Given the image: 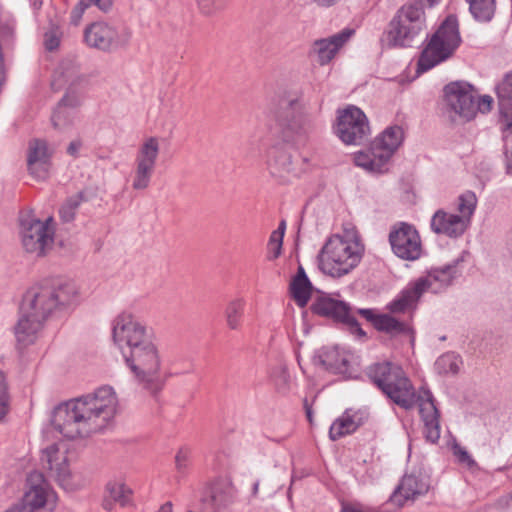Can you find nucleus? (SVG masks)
Instances as JSON below:
<instances>
[{"instance_id":"nucleus-60","label":"nucleus","mask_w":512,"mask_h":512,"mask_svg":"<svg viewBox=\"0 0 512 512\" xmlns=\"http://www.w3.org/2000/svg\"><path fill=\"white\" fill-rule=\"evenodd\" d=\"M258 490H259V482L257 481V482H255V483H254V485H253V490H252L253 495H257Z\"/></svg>"},{"instance_id":"nucleus-15","label":"nucleus","mask_w":512,"mask_h":512,"mask_svg":"<svg viewBox=\"0 0 512 512\" xmlns=\"http://www.w3.org/2000/svg\"><path fill=\"white\" fill-rule=\"evenodd\" d=\"M335 133L347 145L362 144L370 133L366 115L355 106L340 111Z\"/></svg>"},{"instance_id":"nucleus-61","label":"nucleus","mask_w":512,"mask_h":512,"mask_svg":"<svg viewBox=\"0 0 512 512\" xmlns=\"http://www.w3.org/2000/svg\"><path fill=\"white\" fill-rule=\"evenodd\" d=\"M3 512H20V511L14 505H12L11 507H9L8 509H6Z\"/></svg>"},{"instance_id":"nucleus-5","label":"nucleus","mask_w":512,"mask_h":512,"mask_svg":"<svg viewBox=\"0 0 512 512\" xmlns=\"http://www.w3.org/2000/svg\"><path fill=\"white\" fill-rule=\"evenodd\" d=\"M274 117L276 142L290 147L304 145L307 142L311 124L296 95L280 96Z\"/></svg>"},{"instance_id":"nucleus-40","label":"nucleus","mask_w":512,"mask_h":512,"mask_svg":"<svg viewBox=\"0 0 512 512\" xmlns=\"http://www.w3.org/2000/svg\"><path fill=\"white\" fill-rule=\"evenodd\" d=\"M10 409V397L5 374L0 371V422H3Z\"/></svg>"},{"instance_id":"nucleus-26","label":"nucleus","mask_w":512,"mask_h":512,"mask_svg":"<svg viewBox=\"0 0 512 512\" xmlns=\"http://www.w3.org/2000/svg\"><path fill=\"white\" fill-rule=\"evenodd\" d=\"M458 262L459 260H456L451 264L432 268L426 277L417 279L416 281H424L422 293L428 289H432L434 292H437L438 290L451 285L453 280L459 275L457 270Z\"/></svg>"},{"instance_id":"nucleus-63","label":"nucleus","mask_w":512,"mask_h":512,"mask_svg":"<svg viewBox=\"0 0 512 512\" xmlns=\"http://www.w3.org/2000/svg\"><path fill=\"white\" fill-rule=\"evenodd\" d=\"M188 512H192V511H188Z\"/></svg>"},{"instance_id":"nucleus-49","label":"nucleus","mask_w":512,"mask_h":512,"mask_svg":"<svg viewBox=\"0 0 512 512\" xmlns=\"http://www.w3.org/2000/svg\"><path fill=\"white\" fill-rule=\"evenodd\" d=\"M84 10H82V7H78L77 5L73 8L71 11L70 21L73 25L77 26L84 14Z\"/></svg>"},{"instance_id":"nucleus-20","label":"nucleus","mask_w":512,"mask_h":512,"mask_svg":"<svg viewBox=\"0 0 512 512\" xmlns=\"http://www.w3.org/2000/svg\"><path fill=\"white\" fill-rule=\"evenodd\" d=\"M430 489V478L420 471H412L405 474L393 494L389 503L395 504L397 508L404 506L408 500L414 501L425 495Z\"/></svg>"},{"instance_id":"nucleus-47","label":"nucleus","mask_w":512,"mask_h":512,"mask_svg":"<svg viewBox=\"0 0 512 512\" xmlns=\"http://www.w3.org/2000/svg\"><path fill=\"white\" fill-rule=\"evenodd\" d=\"M356 313L359 314L361 317H363L368 322H370L374 327H375V323H377V321L380 317V314H376L375 310L370 309V308L357 309Z\"/></svg>"},{"instance_id":"nucleus-62","label":"nucleus","mask_w":512,"mask_h":512,"mask_svg":"<svg viewBox=\"0 0 512 512\" xmlns=\"http://www.w3.org/2000/svg\"><path fill=\"white\" fill-rule=\"evenodd\" d=\"M56 85H57V80L55 79L52 81V87L56 89Z\"/></svg>"},{"instance_id":"nucleus-11","label":"nucleus","mask_w":512,"mask_h":512,"mask_svg":"<svg viewBox=\"0 0 512 512\" xmlns=\"http://www.w3.org/2000/svg\"><path fill=\"white\" fill-rule=\"evenodd\" d=\"M58 497L53 488L38 471L27 475L24 493L14 506L20 512H54Z\"/></svg>"},{"instance_id":"nucleus-54","label":"nucleus","mask_w":512,"mask_h":512,"mask_svg":"<svg viewBox=\"0 0 512 512\" xmlns=\"http://www.w3.org/2000/svg\"><path fill=\"white\" fill-rule=\"evenodd\" d=\"M285 230H286V222H285V220H282L279 223L278 228L276 230H274L272 233L284 238Z\"/></svg>"},{"instance_id":"nucleus-37","label":"nucleus","mask_w":512,"mask_h":512,"mask_svg":"<svg viewBox=\"0 0 512 512\" xmlns=\"http://www.w3.org/2000/svg\"><path fill=\"white\" fill-rule=\"evenodd\" d=\"M58 81H63L71 86H75L83 81L79 67L72 61H63L56 71Z\"/></svg>"},{"instance_id":"nucleus-58","label":"nucleus","mask_w":512,"mask_h":512,"mask_svg":"<svg viewBox=\"0 0 512 512\" xmlns=\"http://www.w3.org/2000/svg\"><path fill=\"white\" fill-rule=\"evenodd\" d=\"M157 512H173V508H172V503L171 502H166L164 503L158 510Z\"/></svg>"},{"instance_id":"nucleus-29","label":"nucleus","mask_w":512,"mask_h":512,"mask_svg":"<svg viewBox=\"0 0 512 512\" xmlns=\"http://www.w3.org/2000/svg\"><path fill=\"white\" fill-rule=\"evenodd\" d=\"M361 423V415L348 409L332 423L329 429V437L331 440L336 441L343 436L355 432Z\"/></svg>"},{"instance_id":"nucleus-45","label":"nucleus","mask_w":512,"mask_h":512,"mask_svg":"<svg viewBox=\"0 0 512 512\" xmlns=\"http://www.w3.org/2000/svg\"><path fill=\"white\" fill-rule=\"evenodd\" d=\"M202 13L210 15L220 10L224 5V0H196Z\"/></svg>"},{"instance_id":"nucleus-59","label":"nucleus","mask_w":512,"mask_h":512,"mask_svg":"<svg viewBox=\"0 0 512 512\" xmlns=\"http://www.w3.org/2000/svg\"><path fill=\"white\" fill-rule=\"evenodd\" d=\"M507 173L509 175H512V151H511V155L508 157V160H507Z\"/></svg>"},{"instance_id":"nucleus-36","label":"nucleus","mask_w":512,"mask_h":512,"mask_svg":"<svg viewBox=\"0 0 512 512\" xmlns=\"http://www.w3.org/2000/svg\"><path fill=\"white\" fill-rule=\"evenodd\" d=\"M245 301L243 299H234L230 301L225 308V319L227 326L232 330H237L241 326V319L244 314Z\"/></svg>"},{"instance_id":"nucleus-22","label":"nucleus","mask_w":512,"mask_h":512,"mask_svg":"<svg viewBox=\"0 0 512 512\" xmlns=\"http://www.w3.org/2000/svg\"><path fill=\"white\" fill-rule=\"evenodd\" d=\"M50 157L47 143L44 140L34 139L30 141L27 155L29 173L38 180L47 178L50 168Z\"/></svg>"},{"instance_id":"nucleus-42","label":"nucleus","mask_w":512,"mask_h":512,"mask_svg":"<svg viewBox=\"0 0 512 512\" xmlns=\"http://www.w3.org/2000/svg\"><path fill=\"white\" fill-rule=\"evenodd\" d=\"M189 464H190V451L187 448L179 449V451L177 452V454L175 456L176 470L179 473L184 474L187 471Z\"/></svg>"},{"instance_id":"nucleus-21","label":"nucleus","mask_w":512,"mask_h":512,"mask_svg":"<svg viewBox=\"0 0 512 512\" xmlns=\"http://www.w3.org/2000/svg\"><path fill=\"white\" fill-rule=\"evenodd\" d=\"M354 32L353 29L345 28L328 38L318 39L314 41L310 53L317 57V62L320 65H326L334 58L338 50L350 39Z\"/></svg>"},{"instance_id":"nucleus-19","label":"nucleus","mask_w":512,"mask_h":512,"mask_svg":"<svg viewBox=\"0 0 512 512\" xmlns=\"http://www.w3.org/2000/svg\"><path fill=\"white\" fill-rule=\"evenodd\" d=\"M444 98L451 112L465 121L474 118V89L467 82L456 81L444 87Z\"/></svg>"},{"instance_id":"nucleus-7","label":"nucleus","mask_w":512,"mask_h":512,"mask_svg":"<svg viewBox=\"0 0 512 512\" xmlns=\"http://www.w3.org/2000/svg\"><path fill=\"white\" fill-rule=\"evenodd\" d=\"M440 0H413L403 5L389 23V46L410 47L426 27L425 7H432Z\"/></svg>"},{"instance_id":"nucleus-2","label":"nucleus","mask_w":512,"mask_h":512,"mask_svg":"<svg viewBox=\"0 0 512 512\" xmlns=\"http://www.w3.org/2000/svg\"><path fill=\"white\" fill-rule=\"evenodd\" d=\"M78 300V289L71 281L49 279L29 288L23 296L20 318L15 326L17 348L33 344L52 312L76 305Z\"/></svg>"},{"instance_id":"nucleus-17","label":"nucleus","mask_w":512,"mask_h":512,"mask_svg":"<svg viewBox=\"0 0 512 512\" xmlns=\"http://www.w3.org/2000/svg\"><path fill=\"white\" fill-rule=\"evenodd\" d=\"M389 242L394 254L403 260L414 261L422 254L419 233L408 223L394 225L389 233Z\"/></svg>"},{"instance_id":"nucleus-27","label":"nucleus","mask_w":512,"mask_h":512,"mask_svg":"<svg viewBox=\"0 0 512 512\" xmlns=\"http://www.w3.org/2000/svg\"><path fill=\"white\" fill-rule=\"evenodd\" d=\"M504 129H512V71L507 73L495 88Z\"/></svg>"},{"instance_id":"nucleus-28","label":"nucleus","mask_w":512,"mask_h":512,"mask_svg":"<svg viewBox=\"0 0 512 512\" xmlns=\"http://www.w3.org/2000/svg\"><path fill=\"white\" fill-rule=\"evenodd\" d=\"M424 281H415L408 285L392 302L387 306L390 313L399 314L412 309L421 297Z\"/></svg>"},{"instance_id":"nucleus-14","label":"nucleus","mask_w":512,"mask_h":512,"mask_svg":"<svg viewBox=\"0 0 512 512\" xmlns=\"http://www.w3.org/2000/svg\"><path fill=\"white\" fill-rule=\"evenodd\" d=\"M311 311L343 324L352 334L359 337L366 336V333L355 318L350 305L344 301L334 299L327 294H321L312 303Z\"/></svg>"},{"instance_id":"nucleus-41","label":"nucleus","mask_w":512,"mask_h":512,"mask_svg":"<svg viewBox=\"0 0 512 512\" xmlns=\"http://www.w3.org/2000/svg\"><path fill=\"white\" fill-rule=\"evenodd\" d=\"M282 245H283V237L276 235L274 233H271L268 244H267V250H268L267 258L269 260L277 259L281 254Z\"/></svg>"},{"instance_id":"nucleus-46","label":"nucleus","mask_w":512,"mask_h":512,"mask_svg":"<svg viewBox=\"0 0 512 512\" xmlns=\"http://www.w3.org/2000/svg\"><path fill=\"white\" fill-rule=\"evenodd\" d=\"M453 452L461 464H465L469 468H473L477 465L475 460L468 453V451L465 448L461 447L460 445H455L453 447Z\"/></svg>"},{"instance_id":"nucleus-50","label":"nucleus","mask_w":512,"mask_h":512,"mask_svg":"<svg viewBox=\"0 0 512 512\" xmlns=\"http://www.w3.org/2000/svg\"><path fill=\"white\" fill-rule=\"evenodd\" d=\"M46 49L52 51L59 46V39L55 35H46L45 39Z\"/></svg>"},{"instance_id":"nucleus-23","label":"nucleus","mask_w":512,"mask_h":512,"mask_svg":"<svg viewBox=\"0 0 512 512\" xmlns=\"http://www.w3.org/2000/svg\"><path fill=\"white\" fill-rule=\"evenodd\" d=\"M425 399L419 402V412L424 423V435L427 441L437 443L440 438L439 411L430 391H424Z\"/></svg>"},{"instance_id":"nucleus-9","label":"nucleus","mask_w":512,"mask_h":512,"mask_svg":"<svg viewBox=\"0 0 512 512\" xmlns=\"http://www.w3.org/2000/svg\"><path fill=\"white\" fill-rule=\"evenodd\" d=\"M402 140L403 130L401 127L386 128L374 139L367 151L355 154V165L371 173H384L387 170L388 161L399 148Z\"/></svg>"},{"instance_id":"nucleus-31","label":"nucleus","mask_w":512,"mask_h":512,"mask_svg":"<svg viewBox=\"0 0 512 512\" xmlns=\"http://www.w3.org/2000/svg\"><path fill=\"white\" fill-rule=\"evenodd\" d=\"M235 499V489L227 482L215 484L211 488V493L205 499V504L210 506L212 512H218L231 505Z\"/></svg>"},{"instance_id":"nucleus-33","label":"nucleus","mask_w":512,"mask_h":512,"mask_svg":"<svg viewBox=\"0 0 512 512\" xmlns=\"http://www.w3.org/2000/svg\"><path fill=\"white\" fill-rule=\"evenodd\" d=\"M66 456L60 452L57 445H51L43 451L41 461L44 467L54 471L59 477L68 474Z\"/></svg>"},{"instance_id":"nucleus-12","label":"nucleus","mask_w":512,"mask_h":512,"mask_svg":"<svg viewBox=\"0 0 512 512\" xmlns=\"http://www.w3.org/2000/svg\"><path fill=\"white\" fill-rule=\"evenodd\" d=\"M20 234L23 248L27 253L43 256L51 249L54 241L52 218L45 221L34 217L31 213H22L19 218Z\"/></svg>"},{"instance_id":"nucleus-18","label":"nucleus","mask_w":512,"mask_h":512,"mask_svg":"<svg viewBox=\"0 0 512 512\" xmlns=\"http://www.w3.org/2000/svg\"><path fill=\"white\" fill-rule=\"evenodd\" d=\"M131 33L127 30L117 31L105 22L92 23L85 29L84 39L90 47L102 51H111L128 44Z\"/></svg>"},{"instance_id":"nucleus-34","label":"nucleus","mask_w":512,"mask_h":512,"mask_svg":"<svg viewBox=\"0 0 512 512\" xmlns=\"http://www.w3.org/2000/svg\"><path fill=\"white\" fill-rule=\"evenodd\" d=\"M375 329L380 332H385L393 337L399 335H409L411 328L403 321H399L389 314H380V317L375 323Z\"/></svg>"},{"instance_id":"nucleus-6","label":"nucleus","mask_w":512,"mask_h":512,"mask_svg":"<svg viewBox=\"0 0 512 512\" xmlns=\"http://www.w3.org/2000/svg\"><path fill=\"white\" fill-rule=\"evenodd\" d=\"M364 248L358 239L331 236L317 256L318 267L333 278L350 273L360 263Z\"/></svg>"},{"instance_id":"nucleus-25","label":"nucleus","mask_w":512,"mask_h":512,"mask_svg":"<svg viewBox=\"0 0 512 512\" xmlns=\"http://www.w3.org/2000/svg\"><path fill=\"white\" fill-rule=\"evenodd\" d=\"M80 96L73 90L69 89L59 101L55 108L51 121L56 129H64L72 124L75 109L80 106Z\"/></svg>"},{"instance_id":"nucleus-48","label":"nucleus","mask_w":512,"mask_h":512,"mask_svg":"<svg viewBox=\"0 0 512 512\" xmlns=\"http://www.w3.org/2000/svg\"><path fill=\"white\" fill-rule=\"evenodd\" d=\"M84 10H82V7H78L77 5L73 8L71 11L70 21L73 25L77 26L84 14Z\"/></svg>"},{"instance_id":"nucleus-53","label":"nucleus","mask_w":512,"mask_h":512,"mask_svg":"<svg viewBox=\"0 0 512 512\" xmlns=\"http://www.w3.org/2000/svg\"><path fill=\"white\" fill-rule=\"evenodd\" d=\"M319 7H331L340 0H312Z\"/></svg>"},{"instance_id":"nucleus-43","label":"nucleus","mask_w":512,"mask_h":512,"mask_svg":"<svg viewBox=\"0 0 512 512\" xmlns=\"http://www.w3.org/2000/svg\"><path fill=\"white\" fill-rule=\"evenodd\" d=\"M341 511L342 512H395L396 510L395 509L392 510L387 507H382L379 509L369 508V507H364L363 505L358 504V503H343Z\"/></svg>"},{"instance_id":"nucleus-38","label":"nucleus","mask_w":512,"mask_h":512,"mask_svg":"<svg viewBox=\"0 0 512 512\" xmlns=\"http://www.w3.org/2000/svg\"><path fill=\"white\" fill-rule=\"evenodd\" d=\"M84 201H87V198L83 191L69 197L59 210L61 220L67 223L73 221L77 209Z\"/></svg>"},{"instance_id":"nucleus-4","label":"nucleus","mask_w":512,"mask_h":512,"mask_svg":"<svg viewBox=\"0 0 512 512\" xmlns=\"http://www.w3.org/2000/svg\"><path fill=\"white\" fill-rule=\"evenodd\" d=\"M366 374L369 379L397 406L405 410L414 408L425 399L424 391L417 394L412 382L401 366L389 362H378L370 365Z\"/></svg>"},{"instance_id":"nucleus-1","label":"nucleus","mask_w":512,"mask_h":512,"mask_svg":"<svg viewBox=\"0 0 512 512\" xmlns=\"http://www.w3.org/2000/svg\"><path fill=\"white\" fill-rule=\"evenodd\" d=\"M112 333L114 343L138 381L153 394L161 391V357L153 331L133 315L122 313L113 321Z\"/></svg>"},{"instance_id":"nucleus-10","label":"nucleus","mask_w":512,"mask_h":512,"mask_svg":"<svg viewBox=\"0 0 512 512\" xmlns=\"http://www.w3.org/2000/svg\"><path fill=\"white\" fill-rule=\"evenodd\" d=\"M477 198L474 192L466 191L458 197L459 214L437 210L430 221L431 230L438 235L458 238L467 230L471 217L476 209Z\"/></svg>"},{"instance_id":"nucleus-3","label":"nucleus","mask_w":512,"mask_h":512,"mask_svg":"<svg viewBox=\"0 0 512 512\" xmlns=\"http://www.w3.org/2000/svg\"><path fill=\"white\" fill-rule=\"evenodd\" d=\"M117 398L112 387L58 405L52 415L53 427L64 437H87L103 429L116 413Z\"/></svg>"},{"instance_id":"nucleus-55","label":"nucleus","mask_w":512,"mask_h":512,"mask_svg":"<svg viewBox=\"0 0 512 512\" xmlns=\"http://www.w3.org/2000/svg\"><path fill=\"white\" fill-rule=\"evenodd\" d=\"M304 407H305L307 419L310 423H312V420H313L312 408H311V406L308 405L307 400L304 401Z\"/></svg>"},{"instance_id":"nucleus-56","label":"nucleus","mask_w":512,"mask_h":512,"mask_svg":"<svg viewBox=\"0 0 512 512\" xmlns=\"http://www.w3.org/2000/svg\"><path fill=\"white\" fill-rule=\"evenodd\" d=\"M76 5L86 11L87 8L93 5V0H80Z\"/></svg>"},{"instance_id":"nucleus-51","label":"nucleus","mask_w":512,"mask_h":512,"mask_svg":"<svg viewBox=\"0 0 512 512\" xmlns=\"http://www.w3.org/2000/svg\"><path fill=\"white\" fill-rule=\"evenodd\" d=\"M81 146L82 142L80 140L71 141L67 147V153L73 157H77Z\"/></svg>"},{"instance_id":"nucleus-35","label":"nucleus","mask_w":512,"mask_h":512,"mask_svg":"<svg viewBox=\"0 0 512 512\" xmlns=\"http://www.w3.org/2000/svg\"><path fill=\"white\" fill-rule=\"evenodd\" d=\"M475 20L489 22L495 13V0H466Z\"/></svg>"},{"instance_id":"nucleus-8","label":"nucleus","mask_w":512,"mask_h":512,"mask_svg":"<svg viewBox=\"0 0 512 512\" xmlns=\"http://www.w3.org/2000/svg\"><path fill=\"white\" fill-rule=\"evenodd\" d=\"M461 42L456 16L449 15L431 36L417 63V73H423L449 59Z\"/></svg>"},{"instance_id":"nucleus-24","label":"nucleus","mask_w":512,"mask_h":512,"mask_svg":"<svg viewBox=\"0 0 512 512\" xmlns=\"http://www.w3.org/2000/svg\"><path fill=\"white\" fill-rule=\"evenodd\" d=\"M314 362L334 374L350 376L348 356L337 347H322L316 352Z\"/></svg>"},{"instance_id":"nucleus-39","label":"nucleus","mask_w":512,"mask_h":512,"mask_svg":"<svg viewBox=\"0 0 512 512\" xmlns=\"http://www.w3.org/2000/svg\"><path fill=\"white\" fill-rule=\"evenodd\" d=\"M435 368L440 374H456L459 371V359L453 353L443 354L436 360Z\"/></svg>"},{"instance_id":"nucleus-44","label":"nucleus","mask_w":512,"mask_h":512,"mask_svg":"<svg viewBox=\"0 0 512 512\" xmlns=\"http://www.w3.org/2000/svg\"><path fill=\"white\" fill-rule=\"evenodd\" d=\"M493 99L489 95H484L482 97L477 98L476 92L474 91V117L477 112L487 113L492 108Z\"/></svg>"},{"instance_id":"nucleus-57","label":"nucleus","mask_w":512,"mask_h":512,"mask_svg":"<svg viewBox=\"0 0 512 512\" xmlns=\"http://www.w3.org/2000/svg\"><path fill=\"white\" fill-rule=\"evenodd\" d=\"M76 5L86 11L87 8L93 5V0H80Z\"/></svg>"},{"instance_id":"nucleus-16","label":"nucleus","mask_w":512,"mask_h":512,"mask_svg":"<svg viewBox=\"0 0 512 512\" xmlns=\"http://www.w3.org/2000/svg\"><path fill=\"white\" fill-rule=\"evenodd\" d=\"M160 152L156 137L147 138L139 147L135 157V169L132 187L134 190H145L149 187L154 174Z\"/></svg>"},{"instance_id":"nucleus-30","label":"nucleus","mask_w":512,"mask_h":512,"mask_svg":"<svg viewBox=\"0 0 512 512\" xmlns=\"http://www.w3.org/2000/svg\"><path fill=\"white\" fill-rule=\"evenodd\" d=\"M289 288L296 304L301 308L305 307L311 298L313 286L303 266L299 265L296 275L290 282Z\"/></svg>"},{"instance_id":"nucleus-13","label":"nucleus","mask_w":512,"mask_h":512,"mask_svg":"<svg viewBox=\"0 0 512 512\" xmlns=\"http://www.w3.org/2000/svg\"><path fill=\"white\" fill-rule=\"evenodd\" d=\"M265 162L270 175L283 183L298 178L304 171L290 146L280 142H275L267 149Z\"/></svg>"},{"instance_id":"nucleus-32","label":"nucleus","mask_w":512,"mask_h":512,"mask_svg":"<svg viewBox=\"0 0 512 512\" xmlns=\"http://www.w3.org/2000/svg\"><path fill=\"white\" fill-rule=\"evenodd\" d=\"M131 490L121 482H108L105 488L103 508L107 511L113 509L114 504L126 506L130 501Z\"/></svg>"},{"instance_id":"nucleus-52","label":"nucleus","mask_w":512,"mask_h":512,"mask_svg":"<svg viewBox=\"0 0 512 512\" xmlns=\"http://www.w3.org/2000/svg\"><path fill=\"white\" fill-rule=\"evenodd\" d=\"M93 5L97 6L101 11L107 12L112 6L111 0H93Z\"/></svg>"}]
</instances>
